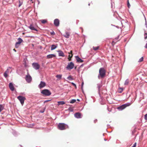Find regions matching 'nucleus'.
Listing matches in <instances>:
<instances>
[{"label":"nucleus","instance_id":"4be33fe9","mask_svg":"<svg viewBox=\"0 0 147 147\" xmlns=\"http://www.w3.org/2000/svg\"><path fill=\"white\" fill-rule=\"evenodd\" d=\"M67 78L68 80H71L74 79L72 77V76H71V75L68 77Z\"/></svg>","mask_w":147,"mask_h":147},{"label":"nucleus","instance_id":"79ce46f5","mask_svg":"<svg viewBox=\"0 0 147 147\" xmlns=\"http://www.w3.org/2000/svg\"><path fill=\"white\" fill-rule=\"evenodd\" d=\"M30 1H32V3H33L34 2V1H33V0H30Z\"/></svg>","mask_w":147,"mask_h":147},{"label":"nucleus","instance_id":"dca6fc26","mask_svg":"<svg viewBox=\"0 0 147 147\" xmlns=\"http://www.w3.org/2000/svg\"><path fill=\"white\" fill-rule=\"evenodd\" d=\"M29 28L32 30H34L36 31H37V29L35 28L34 26L32 24H31L29 27Z\"/></svg>","mask_w":147,"mask_h":147},{"label":"nucleus","instance_id":"ea45409f","mask_svg":"<svg viewBox=\"0 0 147 147\" xmlns=\"http://www.w3.org/2000/svg\"><path fill=\"white\" fill-rule=\"evenodd\" d=\"M69 54H70L69 53ZM70 53L71 54V55H72V51H70Z\"/></svg>","mask_w":147,"mask_h":147},{"label":"nucleus","instance_id":"423d86ee","mask_svg":"<svg viewBox=\"0 0 147 147\" xmlns=\"http://www.w3.org/2000/svg\"><path fill=\"white\" fill-rule=\"evenodd\" d=\"M18 40V41L15 44V47L16 48H18L20 44L23 41V40L20 38H19Z\"/></svg>","mask_w":147,"mask_h":147},{"label":"nucleus","instance_id":"20e7f679","mask_svg":"<svg viewBox=\"0 0 147 147\" xmlns=\"http://www.w3.org/2000/svg\"><path fill=\"white\" fill-rule=\"evenodd\" d=\"M41 93L44 95L47 96H49L51 94V92L50 91L47 89L42 90L41 92Z\"/></svg>","mask_w":147,"mask_h":147},{"label":"nucleus","instance_id":"f257e3e1","mask_svg":"<svg viewBox=\"0 0 147 147\" xmlns=\"http://www.w3.org/2000/svg\"><path fill=\"white\" fill-rule=\"evenodd\" d=\"M106 74V71L103 68H101L99 70V74L98 76V78L99 79L100 78H104Z\"/></svg>","mask_w":147,"mask_h":147},{"label":"nucleus","instance_id":"49530a36","mask_svg":"<svg viewBox=\"0 0 147 147\" xmlns=\"http://www.w3.org/2000/svg\"><path fill=\"white\" fill-rule=\"evenodd\" d=\"M77 100L78 101H79V100L78 99H77Z\"/></svg>","mask_w":147,"mask_h":147},{"label":"nucleus","instance_id":"aec40b11","mask_svg":"<svg viewBox=\"0 0 147 147\" xmlns=\"http://www.w3.org/2000/svg\"><path fill=\"white\" fill-rule=\"evenodd\" d=\"M69 33L68 32H66L65 34L63 35L64 37L67 38H68L69 36Z\"/></svg>","mask_w":147,"mask_h":147},{"label":"nucleus","instance_id":"2eb2a0df","mask_svg":"<svg viewBox=\"0 0 147 147\" xmlns=\"http://www.w3.org/2000/svg\"><path fill=\"white\" fill-rule=\"evenodd\" d=\"M59 53V56L64 57L65 55L64 53L61 51H57Z\"/></svg>","mask_w":147,"mask_h":147},{"label":"nucleus","instance_id":"0eeeda50","mask_svg":"<svg viewBox=\"0 0 147 147\" xmlns=\"http://www.w3.org/2000/svg\"><path fill=\"white\" fill-rule=\"evenodd\" d=\"M74 63L72 62H70L68 64L66 67V68L68 69H71L74 68Z\"/></svg>","mask_w":147,"mask_h":147},{"label":"nucleus","instance_id":"c85d7f7f","mask_svg":"<svg viewBox=\"0 0 147 147\" xmlns=\"http://www.w3.org/2000/svg\"><path fill=\"white\" fill-rule=\"evenodd\" d=\"M76 102V100L75 99H72L70 102L71 103H74Z\"/></svg>","mask_w":147,"mask_h":147},{"label":"nucleus","instance_id":"a18cd8bd","mask_svg":"<svg viewBox=\"0 0 147 147\" xmlns=\"http://www.w3.org/2000/svg\"><path fill=\"white\" fill-rule=\"evenodd\" d=\"M54 32H53V33H51V34H54Z\"/></svg>","mask_w":147,"mask_h":147},{"label":"nucleus","instance_id":"58836bf2","mask_svg":"<svg viewBox=\"0 0 147 147\" xmlns=\"http://www.w3.org/2000/svg\"><path fill=\"white\" fill-rule=\"evenodd\" d=\"M144 47L146 48H147V43L146 44V45H145Z\"/></svg>","mask_w":147,"mask_h":147},{"label":"nucleus","instance_id":"e433bc0d","mask_svg":"<svg viewBox=\"0 0 147 147\" xmlns=\"http://www.w3.org/2000/svg\"><path fill=\"white\" fill-rule=\"evenodd\" d=\"M72 57H73V54H72V55H69V57L71 58Z\"/></svg>","mask_w":147,"mask_h":147},{"label":"nucleus","instance_id":"4c0bfd02","mask_svg":"<svg viewBox=\"0 0 147 147\" xmlns=\"http://www.w3.org/2000/svg\"><path fill=\"white\" fill-rule=\"evenodd\" d=\"M68 60H69V61H71V58H70L69 57H68Z\"/></svg>","mask_w":147,"mask_h":147},{"label":"nucleus","instance_id":"1a4fd4ad","mask_svg":"<svg viewBox=\"0 0 147 147\" xmlns=\"http://www.w3.org/2000/svg\"><path fill=\"white\" fill-rule=\"evenodd\" d=\"M32 65L33 67L36 69H38L40 67V65L37 63H33Z\"/></svg>","mask_w":147,"mask_h":147},{"label":"nucleus","instance_id":"473e14b6","mask_svg":"<svg viewBox=\"0 0 147 147\" xmlns=\"http://www.w3.org/2000/svg\"><path fill=\"white\" fill-rule=\"evenodd\" d=\"M71 84L75 87L76 88H77L76 86V84H74V83H73V82H72Z\"/></svg>","mask_w":147,"mask_h":147},{"label":"nucleus","instance_id":"5701e85b","mask_svg":"<svg viewBox=\"0 0 147 147\" xmlns=\"http://www.w3.org/2000/svg\"><path fill=\"white\" fill-rule=\"evenodd\" d=\"M62 75H57L56 76V77L58 78L60 80L61 79V78L62 77Z\"/></svg>","mask_w":147,"mask_h":147},{"label":"nucleus","instance_id":"412c9836","mask_svg":"<svg viewBox=\"0 0 147 147\" xmlns=\"http://www.w3.org/2000/svg\"><path fill=\"white\" fill-rule=\"evenodd\" d=\"M58 105H63L65 104V103L63 101H59L58 102Z\"/></svg>","mask_w":147,"mask_h":147},{"label":"nucleus","instance_id":"cd10ccee","mask_svg":"<svg viewBox=\"0 0 147 147\" xmlns=\"http://www.w3.org/2000/svg\"><path fill=\"white\" fill-rule=\"evenodd\" d=\"M99 48V47H93V49L94 50H98Z\"/></svg>","mask_w":147,"mask_h":147},{"label":"nucleus","instance_id":"c03bdc74","mask_svg":"<svg viewBox=\"0 0 147 147\" xmlns=\"http://www.w3.org/2000/svg\"><path fill=\"white\" fill-rule=\"evenodd\" d=\"M13 50L14 51H15L16 52V50H15V49H13Z\"/></svg>","mask_w":147,"mask_h":147},{"label":"nucleus","instance_id":"6ab92c4d","mask_svg":"<svg viewBox=\"0 0 147 147\" xmlns=\"http://www.w3.org/2000/svg\"><path fill=\"white\" fill-rule=\"evenodd\" d=\"M57 45H51V50H53L55 49L57 47Z\"/></svg>","mask_w":147,"mask_h":147},{"label":"nucleus","instance_id":"f704fd0d","mask_svg":"<svg viewBox=\"0 0 147 147\" xmlns=\"http://www.w3.org/2000/svg\"><path fill=\"white\" fill-rule=\"evenodd\" d=\"M128 84V81H126L125 82V84L127 85Z\"/></svg>","mask_w":147,"mask_h":147},{"label":"nucleus","instance_id":"2f4dec72","mask_svg":"<svg viewBox=\"0 0 147 147\" xmlns=\"http://www.w3.org/2000/svg\"><path fill=\"white\" fill-rule=\"evenodd\" d=\"M144 38L145 39L147 38V33H145L144 34Z\"/></svg>","mask_w":147,"mask_h":147},{"label":"nucleus","instance_id":"f03ea898","mask_svg":"<svg viewBox=\"0 0 147 147\" xmlns=\"http://www.w3.org/2000/svg\"><path fill=\"white\" fill-rule=\"evenodd\" d=\"M57 127L60 130H64L68 128L69 127L67 125L64 123H60L58 125Z\"/></svg>","mask_w":147,"mask_h":147},{"label":"nucleus","instance_id":"ddd939ff","mask_svg":"<svg viewBox=\"0 0 147 147\" xmlns=\"http://www.w3.org/2000/svg\"><path fill=\"white\" fill-rule=\"evenodd\" d=\"M9 88L11 91H13L14 89V88L13 84L11 83H10L9 84Z\"/></svg>","mask_w":147,"mask_h":147},{"label":"nucleus","instance_id":"4468645a","mask_svg":"<svg viewBox=\"0 0 147 147\" xmlns=\"http://www.w3.org/2000/svg\"><path fill=\"white\" fill-rule=\"evenodd\" d=\"M75 58L77 62L80 63H82L83 62V61L78 56H76Z\"/></svg>","mask_w":147,"mask_h":147},{"label":"nucleus","instance_id":"7c9ffc66","mask_svg":"<svg viewBox=\"0 0 147 147\" xmlns=\"http://www.w3.org/2000/svg\"><path fill=\"white\" fill-rule=\"evenodd\" d=\"M102 85L101 84H98V90H99L100 88L102 87Z\"/></svg>","mask_w":147,"mask_h":147},{"label":"nucleus","instance_id":"c756f323","mask_svg":"<svg viewBox=\"0 0 147 147\" xmlns=\"http://www.w3.org/2000/svg\"><path fill=\"white\" fill-rule=\"evenodd\" d=\"M143 59H144V58L143 57H142L141 58H140L139 61H138V62H141L143 60Z\"/></svg>","mask_w":147,"mask_h":147},{"label":"nucleus","instance_id":"39448f33","mask_svg":"<svg viewBox=\"0 0 147 147\" xmlns=\"http://www.w3.org/2000/svg\"><path fill=\"white\" fill-rule=\"evenodd\" d=\"M18 99L20 100L21 104L22 105H23L24 101L26 99L25 97L21 96H20L17 97Z\"/></svg>","mask_w":147,"mask_h":147},{"label":"nucleus","instance_id":"b1692460","mask_svg":"<svg viewBox=\"0 0 147 147\" xmlns=\"http://www.w3.org/2000/svg\"><path fill=\"white\" fill-rule=\"evenodd\" d=\"M23 1L22 0H19V7H20L23 4Z\"/></svg>","mask_w":147,"mask_h":147},{"label":"nucleus","instance_id":"6e6552de","mask_svg":"<svg viewBox=\"0 0 147 147\" xmlns=\"http://www.w3.org/2000/svg\"><path fill=\"white\" fill-rule=\"evenodd\" d=\"M25 79L26 81L28 83H30L32 81V78L31 76L29 74H27L26 77Z\"/></svg>","mask_w":147,"mask_h":147},{"label":"nucleus","instance_id":"a19ab883","mask_svg":"<svg viewBox=\"0 0 147 147\" xmlns=\"http://www.w3.org/2000/svg\"><path fill=\"white\" fill-rule=\"evenodd\" d=\"M48 101H49V100H46L44 102H47Z\"/></svg>","mask_w":147,"mask_h":147},{"label":"nucleus","instance_id":"bb28decb","mask_svg":"<svg viewBox=\"0 0 147 147\" xmlns=\"http://www.w3.org/2000/svg\"><path fill=\"white\" fill-rule=\"evenodd\" d=\"M3 109V107L2 105H0V112H1Z\"/></svg>","mask_w":147,"mask_h":147},{"label":"nucleus","instance_id":"a878e982","mask_svg":"<svg viewBox=\"0 0 147 147\" xmlns=\"http://www.w3.org/2000/svg\"><path fill=\"white\" fill-rule=\"evenodd\" d=\"M123 90V88H120L118 89V92L119 93H121Z\"/></svg>","mask_w":147,"mask_h":147},{"label":"nucleus","instance_id":"f3484780","mask_svg":"<svg viewBox=\"0 0 147 147\" xmlns=\"http://www.w3.org/2000/svg\"><path fill=\"white\" fill-rule=\"evenodd\" d=\"M56 57L55 55L54 54H49L48 55L47 57L48 59H50L52 58L55 57Z\"/></svg>","mask_w":147,"mask_h":147},{"label":"nucleus","instance_id":"7ed1b4c3","mask_svg":"<svg viewBox=\"0 0 147 147\" xmlns=\"http://www.w3.org/2000/svg\"><path fill=\"white\" fill-rule=\"evenodd\" d=\"M132 103H127L122 105L117 108V109L120 110H122L126 107L129 106L131 105Z\"/></svg>","mask_w":147,"mask_h":147},{"label":"nucleus","instance_id":"72a5a7b5","mask_svg":"<svg viewBox=\"0 0 147 147\" xmlns=\"http://www.w3.org/2000/svg\"><path fill=\"white\" fill-rule=\"evenodd\" d=\"M127 5L128 6V8H129V7L130 6V5L129 3V0L127 1Z\"/></svg>","mask_w":147,"mask_h":147},{"label":"nucleus","instance_id":"393cba45","mask_svg":"<svg viewBox=\"0 0 147 147\" xmlns=\"http://www.w3.org/2000/svg\"><path fill=\"white\" fill-rule=\"evenodd\" d=\"M40 21L42 23L44 24L47 22V21L46 20H41Z\"/></svg>","mask_w":147,"mask_h":147},{"label":"nucleus","instance_id":"37998d69","mask_svg":"<svg viewBox=\"0 0 147 147\" xmlns=\"http://www.w3.org/2000/svg\"><path fill=\"white\" fill-rule=\"evenodd\" d=\"M83 84H84V83L83 82L82 83V86H83Z\"/></svg>","mask_w":147,"mask_h":147},{"label":"nucleus","instance_id":"a211bd4d","mask_svg":"<svg viewBox=\"0 0 147 147\" xmlns=\"http://www.w3.org/2000/svg\"><path fill=\"white\" fill-rule=\"evenodd\" d=\"M9 69H7L4 72V76L5 78H7V74L9 73Z\"/></svg>","mask_w":147,"mask_h":147},{"label":"nucleus","instance_id":"9d476101","mask_svg":"<svg viewBox=\"0 0 147 147\" xmlns=\"http://www.w3.org/2000/svg\"><path fill=\"white\" fill-rule=\"evenodd\" d=\"M46 85L45 83L43 81H41L40 84L38 85L39 88L41 89L45 86Z\"/></svg>","mask_w":147,"mask_h":147},{"label":"nucleus","instance_id":"9b49d317","mask_svg":"<svg viewBox=\"0 0 147 147\" xmlns=\"http://www.w3.org/2000/svg\"><path fill=\"white\" fill-rule=\"evenodd\" d=\"M59 21L58 19H56L54 21V24L56 26H59Z\"/></svg>","mask_w":147,"mask_h":147},{"label":"nucleus","instance_id":"c9c22d12","mask_svg":"<svg viewBox=\"0 0 147 147\" xmlns=\"http://www.w3.org/2000/svg\"><path fill=\"white\" fill-rule=\"evenodd\" d=\"M136 142L134 144L133 146H132V147H136Z\"/></svg>","mask_w":147,"mask_h":147},{"label":"nucleus","instance_id":"f8f14e48","mask_svg":"<svg viewBox=\"0 0 147 147\" xmlns=\"http://www.w3.org/2000/svg\"><path fill=\"white\" fill-rule=\"evenodd\" d=\"M81 114L79 113H76L74 114L75 117L77 118H81Z\"/></svg>","mask_w":147,"mask_h":147}]
</instances>
